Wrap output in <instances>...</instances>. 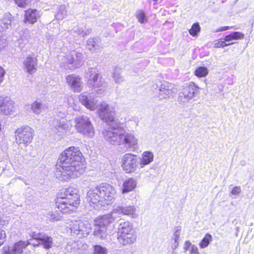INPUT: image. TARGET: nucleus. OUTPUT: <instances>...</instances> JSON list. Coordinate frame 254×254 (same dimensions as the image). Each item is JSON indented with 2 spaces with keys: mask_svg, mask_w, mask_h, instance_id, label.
Returning a JSON list of instances; mask_svg holds the SVG:
<instances>
[{
  "mask_svg": "<svg viewBox=\"0 0 254 254\" xmlns=\"http://www.w3.org/2000/svg\"><path fill=\"white\" fill-rule=\"evenodd\" d=\"M199 87L194 83H191L188 86L183 88L179 93L178 101L182 105L190 102L194 96L198 93Z\"/></svg>",
  "mask_w": 254,
  "mask_h": 254,
  "instance_id": "nucleus-8",
  "label": "nucleus"
},
{
  "mask_svg": "<svg viewBox=\"0 0 254 254\" xmlns=\"http://www.w3.org/2000/svg\"><path fill=\"white\" fill-rule=\"evenodd\" d=\"M66 11L64 5H61L59 7L58 12L56 15L57 18L58 19H63L66 15Z\"/></svg>",
  "mask_w": 254,
  "mask_h": 254,
  "instance_id": "nucleus-41",
  "label": "nucleus"
},
{
  "mask_svg": "<svg viewBox=\"0 0 254 254\" xmlns=\"http://www.w3.org/2000/svg\"><path fill=\"white\" fill-rule=\"evenodd\" d=\"M65 59L66 60L65 63L71 64V67L73 68H79L83 64L82 54L75 51H72L66 55Z\"/></svg>",
  "mask_w": 254,
  "mask_h": 254,
  "instance_id": "nucleus-15",
  "label": "nucleus"
},
{
  "mask_svg": "<svg viewBox=\"0 0 254 254\" xmlns=\"http://www.w3.org/2000/svg\"><path fill=\"white\" fill-rule=\"evenodd\" d=\"M94 254H108V251L106 248L97 245L94 246Z\"/></svg>",
  "mask_w": 254,
  "mask_h": 254,
  "instance_id": "nucleus-38",
  "label": "nucleus"
},
{
  "mask_svg": "<svg viewBox=\"0 0 254 254\" xmlns=\"http://www.w3.org/2000/svg\"><path fill=\"white\" fill-rule=\"evenodd\" d=\"M85 77L87 80L88 84L92 86L96 94L101 96L105 93L108 87L107 83L98 73L96 68H89L86 71Z\"/></svg>",
  "mask_w": 254,
  "mask_h": 254,
  "instance_id": "nucleus-4",
  "label": "nucleus"
},
{
  "mask_svg": "<svg viewBox=\"0 0 254 254\" xmlns=\"http://www.w3.org/2000/svg\"><path fill=\"white\" fill-rule=\"evenodd\" d=\"M136 209L133 205L132 206H119L115 208L113 211L109 214H112L116 218V214L117 213L123 214L124 215H129L132 217L135 216Z\"/></svg>",
  "mask_w": 254,
  "mask_h": 254,
  "instance_id": "nucleus-19",
  "label": "nucleus"
},
{
  "mask_svg": "<svg viewBox=\"0 0 254 254\" xmlns=\"http://www.w3.org/2000/svg\"><path fill=\"white\" fill-rule=\"evenodd\" d=\"M97 42V39L92 38L89 39L87 41V48L90 51L94 52L96 49L99 48Z\"/></svg>",
  "mask_w": 254,
  "mask_h": 254,
  "instance_id": "nucleus-35",
  "label": "nucleus"
},
{
  "mask_svg": "<svg viewBox=\"0 0 254 254\" xmlns=\"http://www.w3.org/2000/svg\"><path fill=\"white\" fill-rule=\"evenodd\" d=\"M230 28H233V27H229V26H223L219 28V29L216 30L214 31V32H218L220 31H223L225 30H227L229 29Z\"/></svg>",
  "mask_w": 254,
  "mask_h": 254,
  "instance_id": "nucleus-51",
  "label": "nucleus"
},
{
  "mask_svg": "<svg viewBox=\"0 0 254 254\" xmlns=\"http://www.w3.org/2000/svg\"><path fill=\"white\" fill-rule=\"evenodd\" d=\"M1 254H13L11 251H10L9 248H4V251Z\"/></svg>",
  "mask_w": 254,
  "mask_h": 254,
  "instance_id": "nucleus-52",
  "label": "nucleus"
},
{
  "mask_svg": "<svg viewBox=\"0 0 254 254\" xmlns=\"http://www.w3.org/2000/svg\"><path fill=\"white\" fill-rule=\"evenodd\" d=\"M99 187L104 205L112 203L116 196L115 188L108 184H102Z\"/></svg>",
  "mask_w": 254,
  "mask_h": 254,
  "instance_id": "nucleus-11",
  "label": "nucleus"
},
{
  "mask_svg": "<svg viewBox=\"0 0 254 254\" xmlns=\"http://www.w3.org/2000/svg\"><path fill=\"white\" fill-rule=\"evenodd\" d=\"M246 164V162L245 161H242L241 162V164L242 165V166H244Z\"/></svg>",
  "mask_w": 254,
  "mask_h": 254,
  "instance_id": "nucleus-54",
  "label": "nucleus"
},
{
  "mask_svg": "<svg viewBox=\"0 0 254 254\" xmlns=\"http://www.w3.org/2000/svg\"><path fill=\"white\" fill-rule=\"evenodd\" d=\"M99 186L90 189L87 193V200L91 207L95 209L99 208V206H105Z\"/></svg>",
  "mask_w": 254,
  "mask_h": 254,
  "instance_id": "nucleus-9",
  "label": "nucleus"
},
{
  "mask_svg": "<svg viewBox=\"0 0 254 254\" xmlns=\"http://www.w3.org/2000/svg\"><path fill=\"white\" fill-rule=\"evenodd\" d=\"M34 131L28 126H23L18 128L15 131L16 142L18 144L27 146L33 139Z\"/></svg>",
  "mask_w": 254,
  "mask_h": 254,
  "instance_id": "nucleus-7",
  "label": "nucleus"
},
{
  "mask_svg": "<svg viewBox=\"0 0 254 254\" xmlns=\"http://www.w3.org/2000/svg\"><path fill=\"white\" fill-rule=\"evenodd\" d=\"M11 15L10 13H6L4 15L3 17L0 20V27L2 30H5L10 25L12 20Z\"/></svg>",
  "mask_w": 254,
  "mask_h": 254,
  "instance_id": "nucleus-30",
  "label": "nucleus"
},
{
  "mask_svg": "<svg viewBox=\"0 0 254 254\" xmlns=\"http://www.w3.org/2000/svg\"><path fill=\"white\" fill-rule=\"evenodd\" d=\"M53 238L46 234H43L41 236V238L38 243H32L34 247H37L39 245H42L44 248L49 249L52 248L53 245Z\"/></svg>",
  "mask_w": 254,
  "mask_h": 254,
  "instance_id": "nucleus-23",
  "label": "nucleus"
},
{
  "mask_svg": "<svg viewBox=\"0 0 254 254\" xmlns=\"http://www.w3.org/2000/svg\"><path fill=\"white\" fill-rule=\"evenodd\" d=\"M212 239V236L209 234H206L199 243V246L201 249L206 248Z\"/></svg>",
  "mask_w": 254,
  "mask_h": 254,
  "instance_id": "nucleus-36",
  "label": "nucleus"
},
{
  "mask_svg": "<svg viewBox=\"0 0 254 254\" xmlns=\"http://www.w3.org/2000/svg\"><path fill=\"white\" fill-rule=\"evenodd\" d=\"M15 3L19 7H25L26 5H28L30 2V0H13Z\"/></svg>",
  "mask_w": 254,
  "mask_h": 254,
  "instance_id": "nucleus-43",
  "label": "nucleus"
},
{
  "mask_svg": "<svg viewBox=\"0 0 254 254\" xmlns=\"http://www.w3.org/2000/svg\"><path fill=\"white\" fill-rule=\"evenodd\" d=\"M200 28L198 23H194L191 29L189 30V33L192 36H195L197 35V33L199 32Z\"/></svg>",
  "mask_w": 254,
  "mask_h": 254,
  "instance_id": "nucleus-39",
  "label": "nucleus"
},
{
  "mask_svg": "<svg viewBox=\"0 0 254 254\" xmlns=\"http://www.w3.org/2000/svg\"><path fill=\"white\" fill-rule=\"evenodd\" d=\"M4 221H2L1 219L0 218V227H1L2 226L4 225Z\"/></svg>",
  "mask_w": 254,
  "mask_h": 254,
  "instance_id": "nucleus-53",
  "label": "nucleus"
},
{
  "mask_svg": "<svg viewBox=\"0 0 254 254\" xmlns=\"http://www.w3.org/2000/svg\"><path fill=\"white\" fill-rule=\"evenodd\" d=\"M82 160L83 155L78 147L71 146L66 149L59 158L61 165H57V177L64 182L70 178L79 177L85 171Z\"/></svg>",
  "mask_w": 254,
  "mask_h": 254,
  "instance_id": "nucleus-2",
  "label": "nucleus"
},
{
  "mask_svg": "<svg viewBox=\"0 0 254 254\" xmlns=\"http://www.w3.org/2000/svg\"><path fill=\"white\" fill-rule=\"evenodd\" d=\"M23 69L30 74L35 72L37 70V59L33 54L28 55L23 61Z\"/></svg>",
  "mask_w": 254,
  "mask_h": 254,
  "instance_id": "nucleus-17",
  "label": "nucleus"
},
{
  "mask_svg": "<svg viewBox=\"0 0 254 254\" xmlns=\"http://www.w3.org/2000/svg\"><path fill=\"white\" fill-rule=\"evenodd\" d=\"M31 108L34 114L38 115L45 111L47 107L45 104L36 101L31 105Z\"/></svg>",
  "mask_w": 254,
  "mask_h": 254,
  "instance_id": "nucleus-28",
  "label": "nucleus"
},
{
  "mask_svg": "<svg viewBox=\"0 0 254 254\" xmlns=\"http://www.w3.org/2000/svg\"><path fill=\"white\" fill-rule=\"evenodd\" d=\"M135 233L132 226L128 221H125L123 220L119 221L118 235H126L127 234Z\"/></svg>",
  "mask_w": 254,
  "mask_h": 254,
  "instance_id": "nucleus-20",
  "label": "nucleus"
},
{
  "mask_svg": "<svg viewBox=\"0 0 254 254\" xmlns=\"http://www.w3.org/2000/svg\"><path fill=\"white\" fill-rule=\"evenodd\" d=\"M122 167L126 173L135 171L137 166V158L136 155L131 153L125 154L122 158Z\"/></svg>",
  "mask_w": 254,
  "mask_h": 254,
  "instance_id": "nucleus-12",
  "label": "nucleus"
},
{
  "mask_svg": "<svg viewBox=\"0 0 254 254\" xmlns=\"http://www.w3.org/2000/svg\"><path fill=\"white\" fill-rule=\"evenodd\" d=\"M159 91L160 98L162 99L171 98L173 96V94L176 92L174 85L167 82L161 85Z\"/></svg>",
  "mask_w": 254,
  "mask_h": 254,
  "instance_id": "nucleus-18",
  "label": "nucleus"
},
{
  "mask_svg": "<svg viewBox=\"0 0 254 254\" xmlns=\"http://www.w3.org/2000/svg\"><path fill=\"white\" fill-rule=\"evenodd\" d=\"M136 180L130 178L124 182L122 188L123 193L128 192L133 190L136 187Z\"/></svg>",
  "mask_w": 254,
  "mask_h": 254,
  "instance_id": "nucleus-26",
  "label": "nucleus"
},
{
  "mask_svg": "<svg viewBox=\"0 0 254 254\" xmlns=\"http://www.w3.org/2000/svg\"><path fill=\"white\" fill-rule=\"evenodd\" d=\"M208 70L205 66L199 67L194 71V74L199 77H205L208 74Z\"/></svg>",
  "mask_w": 254,
  "mask_h": 254,
  "instance_id": "nucleus-37",
  "label": "nucleus"
},
{
  "mask_svg": "<svg viewBox=\"0 0 254 254\" xmlns=\"http://www.w3.org/2000/svg\"><path fill=\"white\" fill-rule=\"evenodd\" d=\"M71 232L76 235L80 234L82 237L87 236L90 232L91 225L87 221H75L69 225Z\"/></svg>",
  "mask_w": 254,
  "mask_h": 254,
  "instance_id": "nucleus-10",
  "label": "nucleus"
},
{
  "mask_svg": "<svg viewBox=\"0 0 254 254\" xmlns=\"http://www.w3.org/2000/svg\"><path fill=\"white\" fill-rule=\"evenodd\" d=\"M32 244V243L28 241H19L16 243L11 250L13 254H21L26 247Z\"/></svg>",
  "mask_w": 254,
  "mask_h": 254,
  "instance_id": "nucleus-25",
  "label": "nucleus"
},
{
  "mask_svg": "<svg viewBox=\"0 0 254 254\" xmlns=\"http://www.w3.org/2000/svg\"><path fill=\"white\" fill-rule=\"evenodd\" d=\"M118 240L120 244L123 245H129L132 244L136 241V235L135 233H129L126 235H117Z\"/></svg>",
  "mask_w": 254,
  "mask_h": 254,
  "instance_id": "nucleus-21",
  "label": "nucleus"
},
{
  "mask_svg": "<svg viewBox=\"0 0 254 254\" xmlns=\"http://www.w3.org/2000/svg\"><path fill=\"white\" fill-rule=\"evenodd\" d=\"M241 191L240 187H235L232 190L231 193L234 195L238 194L240 193Z\"/></svg>",
  "mask_w": 254,
  "mask_h": 254,
  "instance_id": "nucleus-48",
  "label": "nucleus"
},
{
  "mask_svg": "<svg viewBox=\"0 0 254 254\" xmlns=\"http://www.w3.org/2000/svg\"><path fill=\"white\" fill-rule=\"evenodd\" d=\"M28 43L27 39L23 40L22 38L18 40L19 47L20 49H22L24 47V45Z\"/></svg>",
  "mask_w": 254,
  "mask_h": 254,
  "instance_id": "nucleus-46",
  "label": "nucleus"
},
{
  "mask_svg": "<svg viewBox=\"0 0 254 254\" xmlns=\"http://www.w3.org/2000/svg\"><path fill=\"white\" fill-rule=\"evenodd\" d=\"M29 237H31V239L28 240L29 242L32 243V241L33 240H35L37 241V243H38L39 241L40 240L41 238V236L42 237V235L43 234L42 233H37L35 232L30 233L29 234Z\"/></svg>",
  "mask_w": 254,
  "mask_h": 254,
  "instance_id": "nucleus-42",
  "label": "nucleus"
},
{
  "mask_svg": "<svg viewBox=\"0 0 254 254\" xmlns=\"http://www.w3.org/2000/svg\"><path fill=\"white\" fill-rule=\"evenodd\" d=\"M115 221L112 214H106L98 217L94 220L93 236L97 241L105 240L107 236V227Z\"/></svg>",
  "mask_w": 254,
  "mask_h": 254,
  "instance_id": "nucleus-5",
  "label": "nucleus"
},
{
  "mask_svg": "<svg viewBox=\"0 0 254 254\" xmlns=\"http://www.w3.org/2000/svg\"><path fill=\"white\" fill-rule=\"evenodd\" d=\"M6 241V234L4 231L0 229V246Z\"/></svg>",
  "mask_w": 254,
  "mask_h": 254,
  "instance_id": "nucleus-44",
  "label": "nucleus"
},
{
  "mask_svg": "<svg viewBox=\"0 0 254 254\" xmlns=\"http://www.w3.org/2000/svg\"><path fill=\"white\" fill-rule=\"evenodd\" d=\"M190 254H199L197 247L194 245L190 250Z\"/></svg>",
  "mask_w": 254,
  "mask_h": 254,
  "instance_id": "nucleus-49",
  "label": "nucleus"
},
{
  "mask_svg": "<svg viewBox=\"0 0 254 254\" xmlns=\"http://www.w3.org/2000/svg\"><path fill=\"white\" fill-rule=\"evenodd\" d=\"M66 82L70 88L75 92H80L83 88V83L79 75L75 74L68 75L65 78Z\"/></svg>",
  "mask_w": 254,
  "mask_h": 254,
  "instance_id": "nucleus-16",
  "label": "nucleus"
},
{
  "mask_svg": "<svg viewBox=\"0 0 254 254\" xmlns=\"http://www.w3.org/2000/svg\"><path fill=\"white\" fill-rule=\"evenodd\" d=\"M53 127L55 132L63 133L65 130L68 128V125L64 118L60 120L57 118L54 121Z\"/></svg>",
  "mask_w": 254,
  "mask_h": 254,
  "instance_id": "nucleus-22",
  "label": "nucleus"
},
{
  "mask_svg": "<svg viewBox=\"0 0 254 254\" xmlns=\"http://www.w3.org/2000/svg\"><path fill=\"white\" fill-rule=\"evenodd\" d=\"M79 102L87 109L94 110L98 106V100L91 94L85 92L79 96Z\"/></svg>",
  "mask_w": 254,
  "mask_h": 254,
  "instance_id": "nucleus-14",
  "label": "nucleus"
},
{
  "mask_svg": "<svg viewBox=\"0 0 254 254\" xmlns=\"http://www.w3.org/2000/svg\"><path fill=\"white\" fill-rule=\"evenodd\" d=\"M225 41H223L221 40H218L217 42L214 44V47L215 48H218L224 47Z\"/></svg>",
  "mask_w": 254,
  "mask_h": 254,
  "instance_id": "nucleus-45",
  "label": "nucleus"
},
{
  "mask_svg": "<svg viewBox=\"0 0 254 254\" xmlns=\"http://www.w3.org/2000/svg\"><path fill=\"white\" fill-rule=\"evenodd\" d=\"M75 126L78 132L88 137H92L94 134V129L89 118L82 116L75 118Z\"/></svg>",
  "mask_w": 254,
  "mask_h": 254,
  "instance_id": "nucleus-6",
  "label": "nucleus"
},
{
  "mask_svg": "<svg viewBox=\"0 0 254 254\" xmlns=\"http://www.w3.org/2000/svg\"><path fill=\"white\" fill-rule=\"evenodd\" d=\"M39 17V12L35 9H29L25 11V20L30 24L36 22Z\"/></svg>",
  "mask_w": 254,
  "mask_h": 254,
  "instance_id": "nucleus-24",
  "label": "nucleus"
},
{
  "mask_svg": "<svg viewBox=\"0 0 254 254\" xmlns=\"http://www.w3.org/2000/svg\"><path fill=\"white\" fill-rule=\"evenodd\" d=\"M112 77L116 83H121L124 81V77L121 74V69L116 68L112 73Z\"/></svg>",
  "mask_w": 254,
  "mask_h": 254,
  "instance_id": "nucleus-33",
  "label": "nucleus"
},
{
  "mask_svg": "<svg viewBox=\"0 0 254 254\" xmlns=\"http://www.w3.org/2000/svg\"><path fill=\"white\" fill-rule=\"evenodd\" d=\"M16 108L14 102L8 97L0 96V114L5 116L13 115Z\"/></svg>",
  "mask_w": 254,
  "mask_h": 254,
  "instance_id": "nucleus-13",
  "label": "nucleus"
},
{
  "mask_svg": "<svg viewBox=\"0 0 254 254\" xmlns=\"http://www.w3.org/2000/svg\"><path fill=\"white\" fill-rule=\"evenodd\" d=\"M4 74V70L3 69L2 67L0 66V83L3 81Z\"/></svg>",
  "mask_w": 254,
  "mask_h": 254,
  "instance_id": "nucleus-50",
  "label": "nucleus"
},
{
  "mask_svg": "<svg viewBox=\"0 0 254 254\" xmlns=\"http://www.w3.org/2000/svg\"><path fill=\"white\" fill-rule=\"evenodd\" d=\"M154 155L150 151H145L142 154L140 165L141 168L150 164L153 160Z\"/></svg>",
  "mask_w": 254,
  "mask_h": 254,
  "instance_id": "nucleus-29",
  "label": "nucleus"
},
{
  "mask_svg": "<svg viewBox=\"0 0 254 254\" xmlns=\"http://www.w3.org/2000/svg\"><path fill=\"white\" fill-rule=\"evenodd\" d=\"M136 17L138 21L141 23H143L147 21L145 13L141 10H138L136 13Z\"/></svg>",
  "mask_w": 254,
  "mask_h": 254,
  "instance_id": "nucleus-40",
  "label": "nucleus"
},
{
  "mask_svg": "<svg viewBox=\"0 0 254 254\" xmlns=\"http://www.w3.org/2000/svg\"><path fill=\"white\" fill-rule=\"evenodd\" d=\"M77 192V190L72 187L61 190L56 201L58 210L63 214H70L75 211L79 201Z\"/></svg>",
  "mask_w": 254,
  "mask_h": 254,
  "instance_id": "nucleus-3",
  "label": "nucleus"
},
{
  "mask_svg": "<svg viewBox=\"0 0 254 254\" xmlns=\"http://www.w3.org/2000/svg\"><path fill=\"white\" fill-rule=\"evenodd\" d=\"M91 32V29H88L86 30H83L81 28H76L71 31V34L74 36H80L84 37L86 36L89 35Z\"/></svg>",
  "mask_w": 254,
  "mask_h": 254,
  "instance_id": "nucleus-32",
  "label": "nucleus"
},
{
  "mask_svg": "<svg viewBox=\"0 0 254 254\" xmlns=\"http://www.w3.org/2000/svg\"><path fill=\"white\" fill-rule=\"evenodd\" d=\"M100 118L108 125L103 131L105 139L114 145L125 144L128 147L134 148L138 139L131 133L126 132L115 120V111L105 103L101 105L98 110Z\"/></svg>",
  "mask_w": 254,
  "mask_h": 254,
  "instance_id": "nucleus-1",
  "label": "nucleus"
},
{
  "mask_svg": "<svg viewBox=\"0 0 254 254\" xmlns=\"http://www.w3.org/2000/svg\"><path fill=\"white\" fill-rule=\"evenodd\" d=\"M194 246V245H192L190 241H187L185 243L184 249H185L186 251H190V249H191L192 246Z\"/></svg>",
  "mask_w": 254,
  "mask_h": 254,
  "instance_id": "nucleus-47",
  "label": "nucleus"
},
{
  "mask_svg": "<svg viewBox=\"0 0 254 254\" xmlns=\"http://www.w3.org/2000/svg\"><path fill=\"white\" fill-rule=\"evenodd\" d=\"M46 217L47 220L50 221H59L62 218V216L58 212L57 210L55 211H50L47 214Z\"/></svg>",
  "mask_w": 254,
  "mask_h": 254,
  "instance_id": "nucleus-34",
  "label": "nucleus"
},
{
  "mask_svg": "<svg viewBox=\"0 0 254 254\" xmlns=\"http://www.w3.org/2000/svg\"><path fill=\"white\" fill-rule=\"evenodd\" d=\"M244 37V34H243L240 32H233L225 37L224 46H228L231 45L233 44V43H226L225 42H229L232 40L242 39H243Z\"/></svg>",
  "mask_w": 254,
  "mask_h": 254,
  "instance_id": "nucleus-27",
  "label": "nucleus"
},
{
  "mask_svg": "<svg viewBox=\"0 0 254 254\" xmlns=\"http://www.w3.org/2000/svg\"><path fill=\"white\" fill-rule=\"evenodd\" d=\"M174 232L173 236V239L174 240V243L172 246V248L173 249H176L179 246V239L181 233V227L180 226L175 227L174 229Z\"/></svg>",
  "mask_w": 254,
  "mask_h": 254,
  "instance_id": "nucleus-31",
  "label": "nucleus"
}]
</instances>
